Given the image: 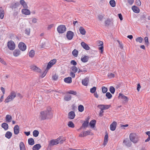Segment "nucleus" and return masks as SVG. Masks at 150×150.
I'll list each match as a JSON object with an SVG mask.
<instances>
[{
    "label": "nucleus",
    "instance_id": "f257e3e1",
    "mask_svg": "<svg viewBox=\"0 0 150 150\" xmlns=\"http://www.w3.org/2000/svg\"><path fill=\"white\" fill-rule=\"evenodd\" d=\"M53 116L51 108H48L46 110L41 111L40 113L39 118L41 120H45L51 119Z\"/></svg>",
    "mask_w": 150,
    "mask_h": 150
},
{
    "label": "nucleus",
    "instance_id": "f03ea898",
    "mask_svg": "<svg viewBox=\"0 0 150 150\" xmlns=\"http://www.w3.org/2000/svg\"><path fill=\"white\" fill-rule=\"evenodd\" d=\"M16 93L14 91H12L10 93V94L5 99V103H7L12 101L16 97Z\"/></svg>",
    "mask_w": 150,
    "mask_h": 150
},
{
    "label": "nucleus",
    "instance_id": "7ed1b4c3",
    "mask_svg": "<svg viewBox=\"0 0 150 150\" xmlns=\"http://www.w3.org/2000/svg\"><path fill=\"white\" fill-rule=\"evenodd\" d=\"M129 137L130 141L134 143H137L139 141V137L135 133H131Z\"/></svg>",
    "mask_w": 150,
    "mask_h": 150
},
{
    "label": "nucleus",
    "instance_id": "20e7f679",
    "mask_svg": "<svg viewBox=\"0 0 150 150\" xmlns=\"http://www.w3.org/2000/svg\"><path fill=\"white\" fill-rule=\"evenodd\" d=\"M60 138H57L55 139H53L49 142L48 146L51 147L54 145H57L59 143Z\"/></svg>",
    "mask_w": 150,
    "mask_h": 150
},
{
    "label": "nucleus",
    "instance_id": "39448f33",
    "mask_svg": "<svg viewBox=\"0 0 150 150\" xmlns=\"http://www.w3.org/2000/svg\"><path fill=\"white\" fill-rule=\"evenodd\" d=\"M66 28L65 26L63 25L59 26L57 28V30L60 33H63L66 31Z\"/></svg>",
    "mask_w": 150,
    "mask_h": 150
},
{
    "label": "nucleus",
    "instance_id": "423d86ee",
    "mask_svg": "<svg viewBox=\"0 0 150 150\" xmlns=\"http://www.w3.org/2000/svg\"><path fill=\"white\" fill-rule=\"evenodd\" d=\"M7 46L8 48L11 50H13L15 48V44L14 42L12 40H10L8 42Z\"/></svg>",
    "mask_w": 150,
    "mask_h": 150
},
{
    "label": "nucleus",
    "instance_id": "0eeeda50",
    "mask_svg": "<svg viewBox=\"0 0 150 150\" xmlns=\"http://www.w3.org/2000/svg\"><path fill=\"white\" fill-rule=\"evenodd\" d=\"M30 68L31 69L34 71L40 73L41 72V69L35 65H33L31 66Z\"/></svg>",
    "mask_w": 150,
    "mask_h": 150
},
{
    "label": "nucleus",
    "instance_id": "6e6552de",
    "mask_svg": "<svg viewBox=\"0 0 150 150\" xmlns=\"http://www.w3.org/2000/svg\"><path fill=\"white\" fill-rule=\"evenodd\" d=\"M56 62V59H53L51 60L48 63L47 67V69L49 70L52 66L54 65Z\"/></svg>",
    "mask_w": 150,
    "mask_h": 150
},
{
    "label": "nucleus",
    "instance_id": "1a4fd4ad",
    "mask_svg": "<svg viewBox=\"0 0 150 150\" xmlns=\"http://www.w3.org/2000/svg\"><path fill=\"white\" fill-rule=\"evenodd\" d=\"M74 33L71 31H68L67 33V37L69 40H71L74 36Z\"/></svg>",
    "mask_w": 150,
    "mask_h": 150
},
{
    "label": "nucleus",
    "instance_id": "9d476101",
    "mask_svg": "<svg viewBox=\"0 0 150 150\" xmlns=\"http://www.w3.org/2000/svg\"><path fill=\"white\" fill-rule=\"evenodd\" d=\"M119 98L122 99L125 102H127L128 100V98L127 97L122 94L120 93L118 96Z\"/></svg>",
    "mask_w": 150,
    "mask_h": 150
},
{
    "label": "nucleus",
    "instance_id": "9b49d317",
    "mask_svg": "<svg viewBox=\"0 0 150 150\" xmlns=\"http://www.w3.org/2000/svg\"><path fill=\"white\" fill-rule=\"evenodd\" d=\"M19 48L22 51H24L26 49V46L25 44L22 42H21L18 45Z\"/></svg>",
    "mask_w": 150,
    "mask_h": 150
},
{
    "label": "nucleus",
    "instance_id": "f8f14e48",
    "mask_svg": "<svg viewBox=\"0 0 150 150\" xmlns=\"http://www.w3.org/2000/svg\"><path fill=\"white\" fill-rule=\"evenodd\" d=\"M117 124V122L115 121H114L110 125V130L112 131H114L116 129Z\"/></svg>",
    "mask_w": 150,
    "mask_h": 150
},
{
    "label": "nucleus",
    "instance_id": "ddd939ff",
    "mask_svg": "<svg viewBox=\"0 0 150 150\" xmlns=\"http://www.w3.org/2000/svg\"><path fill=\"white\" fill-rule=\"evenodd\" d=\"M88 120H86V121L84 122L81 126L80 128L79 129H81L83 128H85L87 127L88 125Z\"/></svg>",
    "mask_w": 150,
    "mask_h": 150
},
{
    "label": "nucleus",
    "instance_id": "4468645a",
    "mask_svg": "<svg viewBox=\"0 0 150 150\" xmlns=\"http://www.w3.org/2000/svg\"><path fill=\"white\" fill-rule=\"evenodd\" d=\"M22 12L23 14L25 15H29L30 14V11L27 9V8H25L22 10Z\"/></svg>",
    "mask_w": 150,
    "mask_h": 150
},
{
    "label": "nucleus",
    "instance_id": "2eb2a0df",
    "mask_svg": "<svg viewBox=\"0 0 150 150\" xmlns=\"http://www.w3.org/2000/svg\"><path fill=\"white\" fill-rule=\"evenodd\" d=\"M19 127L18 125H16L14 128V132L15 134L17 135L19 133Z\"/></svg>",
    "mask_w": 150,
    "mask_h": 150
},
{
    "label": "nucleus",
    "instance_id": "dca6fc26",
    "mask_svg": "<svg viewBox=\"0 0 150 150\" xmlns=\"http://www.w3.org/2000/svg\"><path fill=\"white\" fill-rule=\"evenodd\" d=\"M81 45L82 47L86 50H89L90 49L89 46L84 42H82L81 43Z\"/></svg>",
    "mask_w": 150,
    "mask_h": 150
},
{
    "label": "nucleus",
    "instance_id": "f3484780",
    "mask_svg": "<svg viewBox=\"0 0 150 150\" xmlns=\"http://www.w3.org/2000/svg\"><path fill=\"white\" fill-rule=\"evenodd\" d=\"M75 116V113L73 111L70 112L68 114V118L70 119H73L74 118Z\"/></svg>",
    "mask_w": 150,
    "mask_h": 150
},
{
    "label": "nucleus",
    "instance_id": "a211bd4d",
    "mask_svg": "<svg viewBox=\"0 0 150 150\" xmlns=\"http://www.w3.org/2000/svg\"><path fill=\"white\" fill-rule=\"evenodd\" d=\"M99 45H98L99 47L98 49L99 50H100V53H103V43L102 41H100L99 42Z\"/></svg>",
    "mask_w": 150,
    "mask_h": 150
},
{
    "label": "nucleus",
    "instance_id": "6ab92c4d",
    "mask_svg": "<svg viewBox=\"0 0 150 150\" xmlns=\"http://www.w3.org/2000/svg\"><path fill=\"white\" fill-rule=\"evenodd\" d=\"M123 143L126 146L128 147L132 145V143L128 139L124 140Z\"/></svg>",
    "mask_w": 150,
    "mask_h": 150
},
{
    "label": "nucleus",
    "instance_id": "aec40b11",
    "mask_svg": "<svg viewBox=\"0 0 150 150\" xmlns=\"http://www.w3.org/2000/svg\"><path fill=\"white\" fill-rule=\"evenodd\" d=\"M132 9L133 10L134 12L138 13L140 12V9L137 6H134L132 7Z\"/></svg>",
    "mask_w": 150,
    "mask_h": 150
},
{
    "label": "nucleus",
    "instance_id": "412c9836",
    "mask_svg": "<svg viewBox=\"0 0 150 150\" xmlns=\"http://www.w3.org/2000/svg\"><path fill=\"white\" fill-rule=\"evenodd\" d=\"M88 78H86L82 80V83L83 85L85 86H86L88 85Z\"/></svg>",
    "mask_w": 150,
    "mask_h": 150
},
{
    "label": "nucleus",
    "instance_id": "4be33fe9",
    "mask_svg": "<svg viewBox=\"0 0 150 150\" xmlns=\"http://www.w3.org/2000/svg\"><path fill=\"white\" fill-rule=\"evenodd\" d=\"M20 3L22 5L23 8H28V6L24 0H21L20 1Z\"/></svg>",
    "mask_w": 150,
    "mask_h": 150
},
{
    "label": "nucleus",
    "instance_id": "5701e85b",
    "mask_svg": "<svg viewBox=\"0 0 150 150\" xmlns=\"http://www.w3.org/2000/svg\"><path fill=\"white\" fill-rule=\"evenodd\" d=\"M108 134L106 133L105 136L103 145L105 146L107 144L108 141Z\"/></svg>",
    "mask_w": 150,
    "mask_h": 150
},
{
    "label": "nucleus",
    "instance_id": "b1692460",
    "mask_svg": "<svg viewBox=\"0 0 150 150\" xmlns=\"http://www.w3.org/2000/svg\"><path fill=\"white\" fill-rule=\"evenodd\" d=\"M88 59L89 57L88 56L85 55L81 57V60L83 62H88Z\"/></svg>",
    "mask_w": 150,
    "mask_h": 150
},
{
    "label": "nucleus",
    "instance_id": "393cba45",
    "mask_svg": "<svg viewBox=\"0 0 150 150\" xmlns=\"http://www.w3.org/2000/svg\"><path fill=\"white\" fill-rule=\"evenodd\" d=\"M41 147L40 144H37L35 145L33 147V150H39Z\"/></svg>",
    "mask_w": 150,
    "mask_h": 150
},
{
    "label": "nucleus",
    "instance_id": "a878e982",
    "mask_svg": "<svg viewBox=\"0 0 150 150\" xmlns=\"http://www.w3.org/2000/svg\"><path fill=\"white\" fill-rule=\"evenodd\" d=\"M19 5V3H13L11 6V8L12 9H15L17 8Z\"/></svg>",
    "mask_w": 150,
    "mask_h": 150
},
{
    "label": "nucleus",
    "instance_id": "bb28decb",
    "mask_svg": "<svg viewBox=\"0 0 150 150\" xmlns=\"http://www.w3.org/2000/svg\"><path fill=\"white\" fill-rule=\"evenodd\" d=\"M20 54V51L19 50H15L13 52V54L15 57H17Z\"/></svg>",
    "mask_w": 150,
    "mask_h": 150
},
{
    "label": "nucleus",
    "instance_id": "cd10ccee",
    "mask_svg": "<svg viewBox=\"0 0 150 150\" xmlns=\"http://www.w3.org/2000/svg\"><path fill=\"white\" fill-rule=\"evenodd\" d=\"M4 15V12L3 10L2 7H0V18L1 19H3Z\"/></svg>",
    "mask_w": 150,
    "mask_h": 150
},
{
    "label": "nucleus",
    "instance_id": "c85d7f7f",
    "mask_svg": "<svg viewBox=\"0 0 150 150\" xmlns=\"http://www.w3.org/2000/svg\"><path fill=\"white\" fill-rule=\"evenodd\" d=\"M79 31L80 33L82 35H85L86 34V31L84 28L82 27H81L79 28Z\"/></svg>",
    "mask_w": 150,
    "mask_h": 150
},
{
    "label": "nucleus",
    "instance_id": "c756f323",
    "mask_svg": "<svg viewBox=\"0 0 150 150\" xmlns=\"http://www.w3.org/2000/svg\"><path fill=\"white\" fill-rule=\"evenodd\" d=\"M64 81L65 82L67 83H71L72 82L71 78L69 77L64 79Z\"/></svg>",
    "mask_w": 150,
    "mask_h": 150
},
{
    "label": "nucleus",
    "instance_id": "7c9ffc66",
    "mask_svg": "<svg viewBox=\"0 0 150 150\" xmlns=\"http://www.w3.org/2000/svg\"><path fill=\"white\" fill-rule=\"evenodd\" d=\"M71 96L69 94H67L64 97V100L67 101H69L71 99Z\"/></svg>",
    "mask_w": 150,
    "mask_h": 150
},
{
    "label": "nucleus",
    "instance_id": "2f4dec72",
    "mask_svg": "<svg viewBox=\"0 0 150 150\" xmlns=\"http://www.w3.org/2000/svg\"><path fill=\"white\" fill-rule=\"evenodd\" d=\"M20 150H26L25 145L23 142H21L19 144Z\"/></svg>",
    "mask_w": 150,
    "mask_h": 150
},
{
    "label": "nucleus",
    "instance_id": "473e14b6",
    "mask_svg": "<svg viewBox=\"0 0 150 150\" xmlns=\"http://www.w3.org/2000/svg\"><path fill=\"white\" fill-rule=\"evenodd\" d=\"M11 119L12 117L11 116L9 115H6V120L7 122H10L11 121Z\"/></svg>",
    "mask_w": 150,
    "mask_h": 150
},
{
    "label": "nucleus",
    "instance_id": "72a5a7b5",
    "mask_svg": "<svg viewBox=\"0 0 150 150\" xmlns=\"http://www.w3.org/2000/svg\"><path fill=\"white\" fill-rule=\"evenodd\" d=\"M96 121L95 120H91L90 122L89 125L92 128H94L95 127Z\"/></svg>",
    "mask_w": 150,
    "mask_h": 150
},
{
    "label": "nucleus",
    "instance_id": "f704fd0d",
    "mask_svg": "<svg viewBox=\"0 0 150 150\" xmlns=\"http://www.w3.org/2000/svg\"><path fill=\"white\" fill-rule=\"evenodd\" d=\"M28 144L31 145H33L35 143L34 140L32 138H30L28 139Z\"/></svg>",
    "mask_w": 150,
    "mask_h": 150
},
{
    "label": "nucleus",
    "instance_id": "c9c22d12",
    "mask_svg": "<svg viewBox=\"0 0 150 150\" xmlns=\"http://www.w3.org/2000/svg\"><path fill=\"white\" fill-rule=\"evenodd\" d=\"M12 133L8 131L5 134V137L7 138L10 139L12 136Z\"/></svg>",
    "mask_w": 150,
    "mask_h": 150
},
{
    "label": "nucleus",
    "instance_id": "e433bc0d",
    "mask_svg": "<svg viewBox=\"0 0 150 150\" xmlns=\"http://www.w3.org/2000/svg\"><path fill=\"white\" fill-rule=\"evenodd\" d=\"M1 127L4 129L5 130H7L8 128V125L6 123H4L2 124Z\"/></svg>",
    "mask_w": 150,
    "mask_h": 150
},
{
    "label": "nucleus",
    "instance_id": "4c0bfd02",
    "mask_svg": "<svg viewBox=\"0 0 150 150\" xmlns=\"http://www.w3.org/2000/svg\"><path fill=\"white\" fill-rule=\"evenodd\" d=\"M78 51L76 49L74 50L72 52V54L75 57L78 56Z\"/></svg>",
    "mask_w": 150,
    "mask_h": 150
},
{
    "label": "nucleus",
    "instance_id": "58836bf2",
    "mask_svg": "<svg viewBox=\"0 0 150 150\" xmlns=\"http://www.w3.org/2000/svg\"><path fill=\"white\" fill-rule=\"evenodd\" d=\"M35 53L34 51L33 50H30L29 52V56L30 57L32 58L34 57L35 55Z\"/></svg>",
    "mask_w": 150,
    "mask_h": 150
},
{
    "label": "nucleus",
    "instance_id": "ea45409f",
    "mask_svg": "<svg viewBox=\"0 0 150 150\" xmlns=\"http://www.w3.org/2000/svg\"><path fill=\"white\" fill-rule=\"evenodd\" d=\"M109 3L110 6L112 7H114L115 6L116 3L114 0H111L110 1Z\"/></svg>",
    "mask_w": 150,
    "mask_h": 150
},
{
    "label": "nucleus",
    "instance_id": "a19ab883",
    "mask_svg": "<svg viewBox=\"0 0 150 150\" xmlns=\"http://www.w3.org/2000/svg\"><path fill=\"white\" fill-rule=\"evenodd\" d=\"M143 39L141 37H139L136 39V41L137 42L142 43V42Z\"/></svg>",
    "mask_w": 150,
    "mask_h": 150
},
{
    "label": "nucleus",
    "instance_id": "79ce46f5",
    "mask_svg": "<svg viewBox=\"0 0 150 150\" xmlns=\"http://www.w3.org/2000/svg\"><path fill=\"white\" fill-rule=\"evenodd\" d=\"M39 134V132L37 130H34L33 132V135L35 137H37L38 135Z\"/></svg>",
    "mask_w": 150,
    "mask_h": 150
},
{
    "label": "nucleus",
    "instance_id": "37998d69",
    "mask_svg": "<svg viewBox=\"0 0 150 150\" xmlns=\"http://www.w3.org/2000/svg\"><path fill=\"white\" fill-rule=\"evenodd\" d=\"M78 110L80 112H83L84 110V108L83 106L80 105L79 106Z\"/></svg>",
    "mask_w": 150,
    "mask_h": 150
},
{
    "label": "nucleus",
    "instance_id": "c03bdc74",
    "mask_svg": "<svg viewBox=\"0 0 150 150\" xmlns=\"http://www.w3.org/2000/svg\"><path fill=\"white\" fill-rule=\"evenodd\" d=\"M68 125L69 127L74 128V125L71 121H69L68 124Z\"/></svg>",
    "mask_w": 150,
    "mask_h": 150
},
{
    "label": "nucleus",
    "instance_id": "a18cd8bd",
    "mask_svg": "<svg viewBox=\"0 0 150 150\" xmlns=\"http://www.w3.org/2000/svg\"><path fill=\"white\" fill-rule=\"evenodd\" d=\"M67 93H69L70 94H72L74 95H76L77 94V93L76 91H70L67 92Z\"/></svg>",
    "mask_w": 150,
    "mask_h": 150
},
{
    "label": "nucleus",
    "instance_id": "49530a36",
    "mask_svg": "<svg viewBox=\"0 0 150 150\" xmlns=\"http://www.w3.org/2000/svg\"><path fill=\"white\" fill-rule=\"evenodd\" d=\"M144 40L145 45L148 46L149 44L148 38L147 37H145L144 38Z\"/></svg>",
    "mask_w": 150,
    "mask_h": 150
},
{
    "label": "nucleus",
    "instance_id": "de8ad7c7",
    "mask_svg": "<svg viewBox=\"0 0 150 150\" xmlns=\"http://www.w3.org/2000/svg\"><path fill=\"white\" fill-rule=\"evenodd\" d=\"M71 69L72 71L74 73H76L78 70L77 68L75 66L72 67H71Z\"/></svg>",
    "mask_w": 150,
    "mask_h": 150
},
{
    "label": "nucleus",
    "instance_id": "09e8293b",
    "mask_svg": "<svg viewBox=\"0 0 150 150\" xmlns=\"http://www.w3.org/2000/svg\"><path fill=\"white\" fill-rule=\"evenodd\" d=\"M104 16V15L103 14H99L98 16V19L100 21H102Z\"/></svg>",
    "mask_w": 150,
    "mask_h": 150
},
{
    "label": "nucleus",
    "instance_id": "8fccbe9b",
    "mask_svg": "<svg viewBox=\"0 0 150 150\" xmlns=\"http://www.w3.org/2000/svg\"><path fill=\"white\" fill-rule=\"evenodd\" d=\"M110 91L112 93L114 94L115 92V88L112 86H110Z\"/></svg>",
    "mask_w": 150,
    "mask_h": 150
},
{
    "label": "nucleus",
    "instance_id": "3c124183",
    "mask_svg": "<svg viewBox=\"0 0 150 150\" xmlns=\"http://www.w3.org/2000/svg\"><path fill=\"white\" fill-rule=\"evenodd\" d=\"M96 88L94 86L90 89V92L92 93H94L96 92Z\"/></svg>",
    "mask_w": 150,
    "mask_h": 150
},
{
    "label": "nucleus",
    "instance_id": "603ef678",
    "mask_svg": "<svg viewBox=\"0 0 150 150\" xmlns=\"http://www.w3.org/2000/svg\"><path fill=\"white\" fill-rule=\"evenodd\" d=\"M102 91L103 93H106L108 91L107 88L105 86H103L102 88Z\"/></svg>",
    "mask_w": 150,
    "mask_h": 150
},
{
    "label": "nucleus",
    "instance_id": "864d4df0",
    "mask_svg": "<svg viewBox=\"0 0 150 150\" xmlns=\"http://www.w3.org/2000/svg\"><path fill=\"white\" fill-rule=\"evenodd\" d=\"M48 70L47 69V68H46L45 71L42 74L41 76V77L42 78H43L46 75L47 72L48 71Z\"/></svg>",
    "mask_w": 150,
    "mask_h": 150
},
{
    "label": "nucleus",
    "instance_id": "5fc2aeb1",
    "mask_svg": "<svg viewBox=\"0 0 150 150\" xmlns=\"http://www.w3.org/2000/svg\"><path fill=\"white\" fill-rule=\"evenodd\" d=\"M58 138H60V140L59 141V143H62L65 140V139L64 137H59Z\"/></svg>",
    "mask_w": 150,
    "mask_h": 150
},
{
    "label": "nucleus",
    "instance_id": "6e6d98bb",
    "mask_svg": "<svg viewBox=\"0 0 150 150\" xmlns=\"http://www.w3.org/2000/svg\"><path fill=\"white\" fill-rule=\"evenodd\" d=\"M106 96L108 99H110L112 97V95L109 92H107L106 94Z\"/></svg>",
    "mask_w": 150,
    "mask_h": 150
},
{
    "label": "nucleus",
    "instance_id": "4d7b16f0",
    "mask_svg": "<svg viewBox=\"0 0 150 150\" xmlns=\"http://www.w3.org/2000/svg\"><path fill=\"white\" fill-rule=\"evenodd\" d=\"M84 136L85 137L88 135L90 134V132L88 131H85L83 132Z\"/></svg>",
    "mask_w": 150,
    "mask_h": 150
},
{
    "label": "nucleus",
    "instance_id": "13d9d810",
    "mask_svg": "<svg viewBox=\"0 0 150 150\" xmlns=\"http://www.w3.org/2000/svg\"><path fill=\"white\" fill-rule=\"evenodd\" d=\"M102 105H99L98 106V107L101 110H104V106H103Z\"/></svg>",
    "mask_w": 150,
    "mask_h": 150
},
{
    "label": "nucleus",
    "instance_id": "bf43d9fd",
    "mask_svg": "<svg viewBox=\"0 0 150 150\" xmlns=\"http://www.w3.org/2000/svg\"><path fill=\"white\" fill-rule=\"evenodd\" d=\"M110 21L109 19H107L105 21V24L106 25H108L110 23Z\"/></svg>",
    "mask_w": 150,
    "mask_h": 150
},
{
    "label": "nucleus",
    "instance_id": "052dcab7",
    "mask_svg": "<svg viewBox=\"0 0 150 150\" xmlns=\"http://www.w3.org/2000/svg\"><path fill=\"white\" fill-rule=\"evenodd\" d=\"M102 106H104V110L108 109L110 107V105H104Z\"/></svg>",
    "mask_w": 150,
    "mask_h": 150
},
{
    "label": "nucleus",
    "instance_id": "680f3d73",
    "mask_svg": "<svg viewBox=\"0 0 150 150\" xmlns=\"http://www.w3.org/2000/svg\"><path fill=\"white\" fill-rule=\"evenodd\" d=\"M136 3L137 6H140L141 5V2L139 0H136Z\"/></svg>",
    "mask_w": 150,
    "mask_h": 150
},
{
    "label": "nucleus",
    "instance_id": "e2e57ef3",
    "mask_svg": "<svg viewBox=\"0 0 150 150\" xmlns=\"http://www.w3.org/2000/svg\"><path fill=\"white\" fill-rule=\"evenodd\" d=\"M30 32V29H26L25 30V33L28 35H29Z\"/></svg>",
    "mask_w": 150,
    "mask_h": 150
},
{
    "label": "nucleus",
    "instance_id": "0e129e2a",
    "mask_svg": "<svg viewBox=\"0 0 150 150\" xmlns=\"http://www.w3.org/2000/svg\"><path fill=\"white\" fill-rule=\"evenodd\" d=\"M71 64L73 65L74 66L76 65V64H77V63L76 62V61H75L73 60H71Z\"/></svg>",
    "mask_w": 150,
    "mask_h": 150
},
{
    "label": "nucleus",
    "instance_id": "69168bd1",
    "mask_svg": "<svg viewBox=\"0 0 150 150\" xmlns=\"http://www.w3.org/2000/svg\"><path fill=\"white\" fill-rule=\"evenodd\" d=\"M75 73H74L73 72H71L70 74V76L72 77V78H74L75 77Z\"/></svg>",
    "mask_w": 150,
    "mask_h": 150
},
{
    "label": "nucleus",
    "instance_id": "338daca9",
    "mask_svg": "<svg viewBox=\"0 0 150 150\" xmlns=\"http://www.w3.org/2000/svg\"><path fill=\"white\" fill-rule=\"evenodd\" d=\"M128 3L130 5H132L134 2V0H127Z\"/></svg>",
    "mask_w": 150,
    "mask_h": 150
},
{
    "label": "nucleus",
    "instance_id": "774afa93",
    "mask_svg": "<svg viewBox=\"0 0 150 150\" xmlns=\"http://www.w3.org/2000/svg\"><path fill=\"white\" fill-rule=\"evenodd\" d=\"M108 76L112 78L114 77L115 76V75L114 74L112 73H110L108 74Z\"/></svg>",
    "mask_w": 150,
    "mask_h": 150
}]
</instances>
